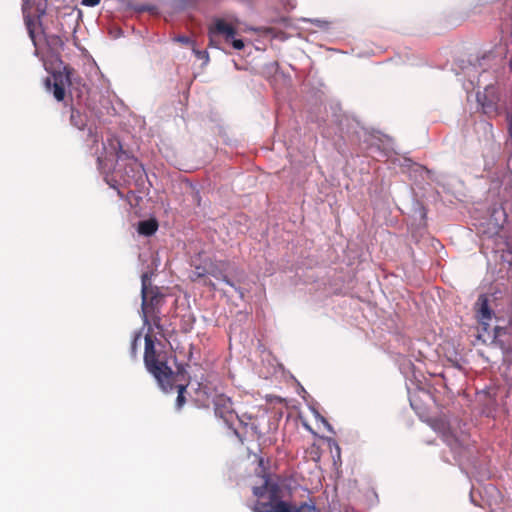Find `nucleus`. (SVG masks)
<instances>
[{"label": "nucleus", "mask_w": 512, "mask_h": 512, "mask_svg": "<svg viewBox=\"0 0 512 512\" xmlns=\"http://www.w3.org/2000/svg\"><path fill=\"white\" fill-rule=\"evenodd\" d=\"M74 69L68 65H64L62 70H54L51 72L53 82L51 78L45 79V87L47 90L53 91V96L57 101H63L66 95L65 88L72 84V74Z\"/></svg>", "instance_id": "0eeeda50"}, {"label": "nucleus", "mask_w": 512, "mask_h": 512, "mask_svg": "<svg viewBox=\"0 0 512 512\" xmlns=\"http://www.w3.org/2000/svg\"><path fill=\"white\" fill-rule=\"evenodd\" d=\"M253 494L257 497L253 506L254 512H316V507L312 504L291 506L283 501L280 487L268 479L261 486L254 487Z\"/></svg>", "instance_id": "f257e3e1"}, {"label": "nucleus", "mask_w": 512, "mask_h": 512, "mask_svg": "<svg viewBox=\"0 0 512 512\" xmlns=\"http://www.w3.org/2000/svg\"><path fill=\"white\" fill-rule=\"evenodd\" d=\"M204 274L203 273H197V277H202Z\"/></svg>", "instance_id": "393cba45"}, {"label": "nucleus", "mask_w": 512, "mask_h": 512, "mask_svg": "<svg viewBox=\"0 0 512 512\" xmlns=\"http://www.w3.org/2000/svg\"><path fill=\"white\" fill-rule=\"evenodd\" d=\"M141 315L143 324H149V317L161 315V309L165 304V294L157 286H152L147 273L141 277Z\"/></svg>", "instance_id": "7ed1b4c3"}, {"label": "nucleus", "mask_w": 512, "mask_h": 512, "mask_svg": "<svg viewBox=\"0 0 512 512\" xmlns=\"http://www.w3.org/2000/svg\"><path fill=\"white\" fill-rule=\"evenodd\" d=\"M229 43H231L236 50H241L244 47V42L241 39H235V37L230 40Z\"/></svg>", "instance_id": "aec40b11"}, {"label": "nucleus", "mask_w": 512, "mask_h": 512, "mask_svg": "<svg viewBox=\"0 0 512 512\" xmlns=\"http://www.w3.org/2000/svg\"><path fill=\"white\" fill-rule=\"evenodd\" d=\"M209 38L211 43L214 41L215 37L218 35H222L225 38L226 42L232 40L237 34L236 28L227 23L223 19H217L212 26L209 27L208 30Z\"/></svg>", "instance_id": "1a4fd4ad"}, {"label": "nucleus", "mask_w": 512, "mask_h": 512, "mask_svg": "<svg viewBox=\"0 0 512 512\" xmlns=\"http://www.w3.org/2000/svg\"><path fill=\"white\" fill-rule=\"evenodd\" d=\"M176 40L185 45H189L192 43L191 39L187 36H178Z\"/></svg>", "instance_id": "412c9836"}, {"label": "nucleus", "mask_w": 512, "mask_h": 512, "mask_svg": "<svg viewBox=\"0 0 512 512\" xmlns=\"http://www.w3.org/2000/svg\"><path fill=\"white\" fill-rule=\"evenodd\" d=\"M208 389L209 388L207 385H203L204 393L208 398H211L216 417L222 419L224 423L231 428L234 420L239 419L233 407L231 398L224 393L218 392L217 390L214 392H208Z\"/></svg>", "instance_id": "423d86ee"}, {"label": "nucleus", "mask_w": 512, "mask_h": 512, "mask_svg": "<svg viewBox=\"0 0 512 512\" xmlns=\"http://www.w3.org/2000/svg\"><path fill=\"white\" fill-rule=\"evenodd\" d=\"M26 27L28 30L29 37L31 38L33 44L35 47H37V40L35 36V23L32 19L27 18L26 19Z\"/></svg>", "instance_id": "f3484780"}, {"label": "nucleus", "mask_w": 512, "mask_h": 512, "mask_svg": "<svg viewBox=\"0 0 512 512\" xmlns=\"http://www.w3.org/2000/svg\"><path fill=\"white\" fill-rule=\"evenodd\" d=\"M221 279H222L226 284H228V285H230V286H232V287L234 286V285H233V283L228 279V277H227V276L222 275Z\"/></svg>", "instance_id": "b1692460"}, {"label": "nucleus", "mask_w": 512, "mask_h": 512, "mask_svg": "<svg viewBox=\"0 0 512 512\" xmlns=\"http://www.w3.org/2000/svg\"><path fill=\"white\" fill-rule=\"evenodd\" d=\"M110 153H113L117 162H125L124 175H121L123 182L130 185L132 181H137L142 177V164L128 151L122 148L119 139L111 137L107 140Z\"/></svg>", "instance_id": "20e7f679"}, {"label": "nucleus", "mask_w": 512, "mask_h": 512, "mask_svg": "<svg viewBox=\"0 0 512 512\" xmlns=\"http://www.w3.org/2000/svg\"><path fill=\"white\" fill-rule=\"evenodd\" d=\"M193 52L195 53L197 58L205 60V63L209 61V55L206 51L193 49Z\"/></svg>", "instance_id": "6ab92c4d"}, {"label": "nucleus", "mask_w": 512, "mask_h": 512, "mask_svg": "<svg viewBox=\"0 0 512 512\" xmlns=\"http://www.w3.org/2000/svg\"><path fill=\"white\" fill-rule=\"evenodd\" d=\"M478 141L485 159L484 170L491 171L495 165V156L499 151V144L495 141L493 125L488 121H480L475 126Z\"/></svg>", "instance_id": "39448f33"}, {"label": "nucleus", "mask_w": 512, "mask_h": 512, "mask_svg": "<svg viewBox=\"0 0 512 512\" xmlns=\"http://www.w3.org/2000/svg\"><path fill=\"white\" fill-rule=\"evenodd\" d=\"M45 41L49 50L57 56V60L59 61L60 65H62L63 63L59 58V54L63 50L64 46V41L62 38L58 35H46Z\"/></svg>", "instance_id": "9b49d317"}, {"label": "nucleus", "mask_w": 512, "mask_h": 512, "mask_svg": "<svg viewBox=\"0 0 512 512\" xmlns=\"http://www.w3.org/2000/svg\"><path fill=\"white\" fill-rule=\"evenodd\" d=\"M477 317L482 324H487L486 321L492 318V310L489 307V299L485 294H481L475 304Z\"/></svg>", "instance_id": "9d476101"}, {"label": "nucleus", "mask_w": 512, "mask_h": 512, "mask_svg": "<svg viewBox=\"0 0 512 512\" xmlns=\"http://www.w3.org/2000/svg\"><path fill=\"white\" fill-rule=\"evenodd\" d=\"M507 119L509 121L508 134H509V137H510V139L512 141V113H508Z\"/></svg>", "instance_id": "5701e85b"}, {"label": "nucleus", "mask_w": 512, "mask_h": 512, "mask_svg": "<svg viewBox=\"0 0 512 512\" xmlns=\"http://www.w3.org/2000/svg\"><path fill=\"white\" fill-rule=\"evenodd\" d=\"M158 229V222L156 219L151 218L148 220L140 221L138 223L137 232L140 235L151 236Z\"/></svg>", "instance_id": "f8f14e48"}, {"label": "nucleus", "mask_w": 512, "mask_h": 512, "mask_svg": "<svg viewBox=\"0 0 512 512\" xmlns=\"http://www.w3.org/2000/svg\"><path fill=\"white\" fill-rule=\"evenodd\" d=\"M70 122L74 127L78 128L79 130H83L86 126V117L80 111L72 109Z\"/></svg>", "instance_id": "4468645a"}, {"label": "nucleus", "mask_w": 512, "mask_h": 512, "mask_svg": "<svg viewBox=\"0 0 512 512\" xmlns=\"http://www.w3.org/2000/svg\"><path fill=\"white\" fill-rule=\"evenodd\" d=\"M141 337H142L141 331L135 332L133 335L131 345H130V354L133 358H135L137 356L138 347L140 344Z\"/></svg>", "instance_id": "dca6fc26"}, {"label": "nucleus", "mask_w": 512, "mask_h": 512, "mask_svg": "<svg viewBox=\"0 0 512 512\" xmlns=\"http://www.w3.org/2000/svg\"><path fill=\"white\" fill-rule=\"evenodd\" d=\"M144 341V364L146 369L155 377L164 391L171 390L174 386L175 373L168 366L166 353L156 350L153 335L146 334Z\"/></svg>", "instance_id": "f03ea898"}, {"label": "nucleus", "mask_w": 512, "mask_h": 512, "mask_svg": "<svg viewBox=\"0 0 512 512\" xmlns=\"http://www.w3.org/2000/svg\"><path fill=\"white\" fill-rule=\"evenodd\" d=\"M476 98L485 115H487L489 118L498 116L499 95L494 86H487L483 92L477 93Z\"/></svg>", "instance_id": "6e6552de"}, {"label": "nucleus", "mask_w": 512, "mask_h": 512, "mask_svg": "<svg viewBox=\"0 0 512 512\" xmlns=\"http://www.w3.org/2000/svg\"><path fill=\"white\" fill-rule=\"evenodd\" d=\"M507 334V329L504 327L496 326L494 328V342L497 343L502 350H506V345L503 340H501L502 336Z\"/></svg>", "instance_id": "2eb2a0df"}, {"label": "nucleus", "mask_w": 512, "mask_h": 512, "mask_svg": "<svg viewBox=\"0 0 512 512\" xmlns=\"http://www.w3.org/2000/svg\"><path fill=\"white\" fill-rule=\"evenodd\" d=\"M100 3V0H82V4L85 6L94 7Z\"/></svg>", "instance_id": "4be33fe9"}, {"label": "nucleus", "mask_w": 512, "mask_h": 512, "mask_svg": "<svg viewBox=\"0 0 512 512\" xmlns=\"http://www.w3.org/2000/svg\"><path fill=\"white\" fill-rule=\"evenodd\" d=\"M144 326L148 327V331L146 334L153 333V327L158 330V333L163 335L164 333V326L162 324V317L161 315L151 316L149 317V324H143Z\"/></svg>", "instance_id": "ddd939ff"}, {"label": "nucleus", "mask_w": 512, "mask_h": 512, "mask_svg": "<svg viewBox=\"0 0 512 512\" xmlns=\"http://www.w3.org/2000/svg\"><path fill=\"white\" fill-rule=\"evenodd\" d=\"M176 388H177V393H178L177 399H176V404H177L178 408H181L183 406V404L185 403L184 392L186 391V387L183 385H177Z\"/></svg>", "instance_id": "a211bd4d"}]
</instances>
